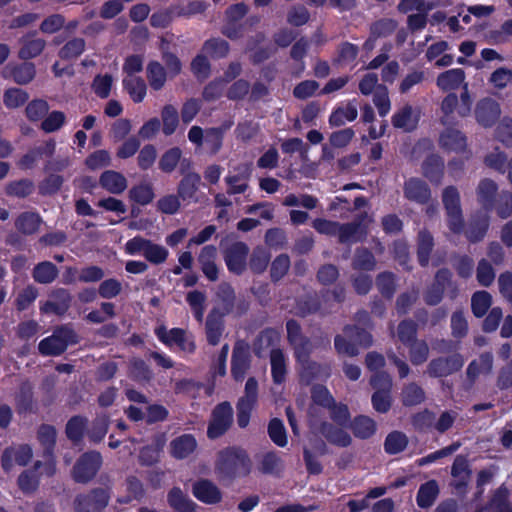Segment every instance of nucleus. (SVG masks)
I'll use <instances>...</instances> for the list:
<instances>
[{
  "label": "nucleus",
  "mask_w": 512,
  "mask_h": 512,
  "mask_svg": "<svg viewBox=\"0 0 512 512\" xmlns=\"http://www.w3.org/2000/svg\"><path fill=\"white\" fill-rule=\"evenodd\" d=\"M252 461L247 451L239 446H229L217 453L215 473L221 480L233 481L250 474Z\"/></svg>",
  "instance_id": "obj_1"
},
{
  "label": "nucleus",
  "mask_w": 512,
  "mask_h": 512,
  "mask_svg": "<svg viewBox=\"0 0 512 512\" xmlns=\"http://www.w3.org/2000/svg\"><path fill=\"white\" fill-rule=\"evenodd\" d=\"M472 97L469 93L468 84L462 85L460 97L455 93L446 95L440 105V122L444 126H452L456 123L454 113L459 117L465 118L471 113Z\"/></svg>",
  "instance_id": "obj_2"
},
{
  "label": "nucleus",
  "mask_w": 512,
  "mask_h": 512,
  "mask_svg": "<svg viewBox=\"0 0 512 512\" xmlns=\"http://www.w3.org/2000/svg\"><path fill=\"white\" fill-rule=\"evenodd\" d=\"M79 342V336L70 324L57 326L51 336L44 338L38 344V350L43 356H59L69 345Z\"/></svg>",
  "instance_id": "obj_3"
},
{
  "label": "nucleus",
  "mask_w": 512,
  "mask_h": 512,
  "mask_svg": "<svg viewBox=\"0 0 512 512\" xmlns=\"http://www.w3.org/2000/svg\"><path fill=\"white\" fill-rule=\"evenodd\" d=\"M103 464L100 452L92 450L83 453L71 470V477L76 483L87 484L92 481Z\"/></svg>",
  "instance_id": "obj_4"
},
{
  "label": "nucleus",
  "mask_w": 512,
  "mask_h": 512,
  "mask_svg": "<svg viewBox=\"0 0 512 512\" xmlns=\"http://www.w3.org/2000/svg\"><path fill=\"white\" fill-rule=\"evenodd\" d=\"M110 501V488H93L87 493L75 496L73 508L75 512H103Z\"/></svg>",
  "instance_id": "obj_5"
},
{
  "label": "nucleus",
  "mask_w": 512,
  "mask_h": 512,
  "mask_svg": "<svg viewBox=\"0 0 512 512\" xmlns=\"http://www.w3.org/2000/svg\"><path fill=\"white\" fill-rule=\"evenodd\" d=\"M464 363V357L460 353L439 356L429 361L425 374L430 378H445L459 372Z\"/></svg>",
  "instance_id": "obj_6"
},
{
  "label": "nucleus",
  "mask_w": 512,
  "mask_h": 512,
  "mask_svg": "<svg viewBox=\"0 0 512 512\" xmlns=\"http://www.w3.org/2000/svg\"><path fill=\"white\" fill-rule=\"evenodd\" d=\"M233 423V408L227 401L214 407L207 428L209 439H217L224 435Z\"/></svg>",
  "instance_id": "obj_7"
},
{
  "label": "nucleus",
  "mask_w": 512,
  "mask_h": 512,
  "mask_svg": "<svg viewBox=\"0 0 512 512\" xmlns=\"http://www.w3.org/2000/svg\"><path fill=\"white\" fill-rule=\"evenodd\" d=\"M442 202L448 216V226L454 233H461L464 227L460 195L456 187L448 186L442 194Z\"/></svg>",
  "instance_id": "obj_8"
},
{
  "label": "nucleus",
  "mask_w": 512,
  "mask_h": 512,
  "mask_svg": "<svg viewBox=\"0 0 512 512\" xmlns=\"http://www.w3.org/2000/svg\"><path fill=\"white\" fill-rule=\"evenodd\" d=\"M258 400V382L254 377L248 378L244 395L239 398L237 409V424L240 428H246L250 421L251 412Z\"/></svg>",
  "instance_id": "obj_9"
},
{
  "label": "nucleus",
  "mask_w": 512,
  "mask_h": 512,
  "mask_svg": "<svg viewBox=\"0 0 512 512\" xmlns=\"http://www.w3.org/2000/svg\"><path fill=\"white\" fill-rule=\"evenodd\" d=\"M73 296L65 288H55L49 293V299L40 306L44 314L65 315L71 307Z\"/></svg>",
  "instance_id": "obj_10"
},
{
  "label": "nucleus",
  "mask_w": 512,
  "mask_h": 512,
  "mask_svg": "<svg viewBox=\"0 0 512 512\" xmlns=\"http://www.w3.org/2000/svg\"><path fill=\"white\" fill-rule=\"evenodd\" d=\"M452 481L450 486L453 487L458 494H465L468 484L472 476L469 461L466 456L457 455L451 466Z\"/></svg>",
  "instance_id": "obj_11"
},
{
  "label": "nucleus",
  "mask_w": 512,
  "mask_h": 512,
  "mask_svg": "<svg viewBox=\"0 0 512 512\" xmlns=\"http://www.w3.org/2000/svg\"><path fill=\"white\" fill-rule=\"evenodd\" d=\"M231 373L236 381L244 379L250 368L249 345L244 341H237L232 352Z\"/></svg>",
  "instance_id": "obj_12"
},
{
  "label": "nucleus",
  "mask_w": 512,
  "mask_h": 512,
  "mask_svg": "<svg viewBox=\"0 0 512 512\" xmlns=\"http://www.w3.org/2000/svg\"><path fill=\"white\" fill-rule=\"evenodd\" d=\"M248 246L243 242H235L224 252V260L229 271L240 275L246 268Z\"/></svg>",
  "instance_id": "obj_13"
},
{
  "label": "nucleus",
  "mask_w": 512,
  "mask_h": 512,
  "mask_svg": "<svg viewBox=\"0 0 512 512\" xmlns=\"http://www.w3.org/2000/svg\"><path fill=\"white\" fill-rule=\"evenodd\" d=\"M32 449L28 445L7 447L1 456V467L5 472H10L14 463L19 466H26L32 459Z\"/></svg>",
  "instance_id": "obj_14"
},
{
  "label": "nucleus",
  "mask_w": 512,
  "mask_h": 512,
  "mask_svg": "<svg viewBox=\"0 0 512 512\" xmlns=\"http://www.w3.org/2000/svg\"><path fill=\"white\" fill-rule=\"evenodd\" d=\"M501 109L498 102L492 98L479 100L475 108L477 122L483 127H491L499 119Z\"/></svg>",
  "instance_id": "obj_15"
},
{
  "label": "nucleus",
  "mask_w": 512,
  "mask_h": 512,
  "mask_svg": "<svg viewBox=\"0 0 512 512\" xmlns=\"http://www.w3.org/2000/svg\"><path fill=\"white\" fill-rule=\"evenodd\" d=\"M192 494L200 502L214 505L222 500V492L211 480L200 479L193 483Z\"/></svg>",
  "instance_id": "obj_16"
},
{
  "label": "nucleus",
  "mask_w": 512,
  "mask_h": 512,
  "mask_svg": "<svg viewBox=\"0 0 512 512\" xmlns=\"http://www.w3.org/2000/svg\"><path fill=\"white\" fill-rule=\"evenodd\" d=\"M236 174L228 175L225 182L228 185L227 193L229 195L244 193L249 185L248 181L252 174L251 164L242 163L234 168Z\"/></svg>",
  "instance_id": "obj_17"
},
{
  "label": "nucleus",
  "mask_w": 512,
  "mask_h": 512,
  "mask_svg": "<svg viewBox=\"0 0 512 512\" xmlns=\"http://www.w3.org/2000/svg\"><path fill=\"white\" fill-rule=\"evenodd\" d=\"M36 32H30L19 39L20 49L18 58L24 61L36 58L44 51L46 41L43 38L35 37Z\"/></svg>",
  "instance_id": "obj_18"
},
{
  "label": "nucleus",
  "mask_w": 512,
  "mask_h": 512,
  "mask_svg": "<svg viewBox=\"0 0 512 512\" xmlns=\"http://www.w3.org/2000/svg\"><path fill=\"white\" fill-rule=\"evenodd\" d=\"M225 329L224 316L218 308H213L207 315L205 322V335L207 342L216 346L220 343Z\"/></svg>",
  "instance_id": "obj_19"
},
{
  "label": "nucleus",
  "mask_w": 512,
  "mask_h": 512,
  "mask_svg": "<svg viewBox=\"0 0 512 512\" xmlns=\"http://www.w3.org/2000/svg\"><path fill=\"white\" fill-rule=\"evenodd\" d=\"M484 509L486 512H512L510 490L505 484L491 491Z\"/></svg>",
  "instance_id": "obj_20"
},
{
  "label": "nucleus",
  "mask_w": 512,
  "mask_h": 512,
  "mask_svg": "<svg viewBox=\"0 0 512 512\" xmlns=\"http://www.w3.org/2000/svg\"><path fill=\"white\" fill-rule=\"evenodd\" d=\"M405 198L418 204H426L431 198V190L426 182L419 178H410L403 186Z\"/></svg>",
  "instance_id": "obj_21"
},
{
  "label": "nucleus",
  "mask_w": 512,
  "mask_h": 512,
  "mask_svg": "<svg viewBox=\"0 0 512 512\" xmlns=\"http://www.w3.org/2000/svg\"><path fill=\"white\" fill-rule=\"evenodd\" d=\"M439 146L447 152H463L467 147L466 136L458 129L447 126L439 136Z\"/></svg>",
  "instance_id": "obj_22"
},
{
  "label": "nucleus",
  "mask_w": 512,
  "mask_h": 512,
  "mask_svg": "<svg viewBox=\"0 0 512 512\" xmlns=\"http://www.w3.org/2000/svg\"><path fill=\"white\" fill-rule=\"evenodd\" d=\"M202 185L201 176H189L186 178H181L179 183L177 184V194L180 199L186 203H199L200 199L198 196V191L200 186Z\"/></svg>",
  "instance_id": "obj_23"
},
{
  "label": "nucleus",
  "mask_w": 512,
  "mask_h": 512,
  "mask_svg": "<svg viewBox=\"0 0 512 512\" xmlns=\"http://www.w3.org/2000/svg\"><path fill=\"white\" fill-rule=\"evenodd\" d=\"M33 389L34 387L30 381L21 382L15 395V407L18 414L34 413L36 411Z\"/></svg>",
  "instance_id": "obj_24"
},
{
  "label": "nucleus",
  "mask_w": 512,
  "mask_h": 512,
  "mask_svg": "<svg viewBox=\"0 0 512 512\" xmlns=\"http://www.w3.org/2000/svg\"><path fill=\"white\" fill-rule=\"evenodd\" d=\"M36 76V67L32 62L24 61L23 63L7 66L4 71V77H10L18 85L29 84Z\"/></svg>",
  "instance_id": "obj_25"
},
{
  "label": "nucleus",
  "mask_w": 512,
  "mask_h": 512,
  "mask_svg": "<svg viewBox=\"0 0 512 512\" xmlns=\"http://www.w3.org/2000/svg\"><path fill=\"white\" fill-rule=\"evenodd\" d=\"M299 365L300 382L305 385L311 384L314 380L320 379L322 376L327 377L329 375L327 367L311 358L299 362Z\"/></svg>",
  "instance_id": "obj_26"
},
{
  "label": "nucleus",
  "mask_w": 512,
  "mask_h": 512,
  "mask_svg": "<svg viewBox=\"0 0 512 512\" xmlns=\"http://www.w3.org/2000/svg\"><path fill=\"white\" fill-rule=\"evenodd\" d=\"M216 256L217 248L214 245L204 246L198 256L201 270L210 281H216L218 279V268L215 264Z\"/></svg>",
  "instance_id": "obj_27"
},
{
  "label": "nucleus",
  "mask_w": 512,
  "mask_h": 512,
  "mask_svg": "<svg viewBox=\"0 0 512 512\" xmlns=\"http://www.w3.org/2000/svg\"><path fill=\"white\" fill-rule=\"evenodd\" d=\"M126 495L118 497L116 502L120 505L130 504L132 501L140 502L146 495L142 481L134 475L125 478Z\"/></svg>",
  "instance_id": "obj_28"
},
{
  "label": "nucleus",
  "mask_w": 512,
  "mask_h": 512,
  "mask_svg": "<svg viewBox=\"0 0 512 512\" xmlns=\"http://www.w3.org/2000/svg\"><path fill=\"white\" fill-rule=\"evenodd\" d=\"M319 432L328 442L339 447H348L352 442L346 431L327 421L320 424Z\"/></svg>",
  "instance_id": "obj_29"
},
{
  "label": "nucleus",
  "mask_w": 512,
  "mask_h": 512,
  "mask_svg": "<svg viewBox=\"0 0 512 512\" xmlns=\"http://www.w3.org/2000/svg\"><path fill=\"white\" fill-rule=\"evenodd\" d=\"M197 448V441L191 434H183L170 442V453L176 459L189 457Z\"/></svg>",
  "instance_id": "obj_30"
},
{
  "label": "nucleus",
  "mask_w": 512,
  "mask_h": 512,
  "mask_svg": "<svg viewBox=\"0 0 512 512\" xmlns=\"http://www.w3.org/2000/svg\"><path fill=\"white\" fill-rule=\"evenodd\" d=\"M497 191L498 186L493 180L484 178L479 182L476 188L477 200L485 210L493 209L494 200L498 195Z\"/></svg>",
  "instance_id": "obj_31"
},
{
  "label": "nucleus",
  "mask_w": 512,
  "mask_h": 512,
  "mask_svg": "<svg viewBox=\"0 0 512 512\" xmlns=\"http://www.w3.org/2000/svg\"><path fill=\"white\" fill-rule=\"evenodd\" d=\"M489 227V216L486 213H479L473 216L465 231L467 239L476 243L485 237Z\"/></svg>",
  "instance_id": "obj_32"
},
{
  "label": "nucleus",
  "mask_w": 512,
  "mask_h": 512,
  "mask_svg": "<svg viewBox=\"0 0 512 512\" xmlns=\"http://www.w3.org/2000/svg\"><path fill=\"white\" fill-rule=\"evenodd\" d=\"M434 246V237L431 232L426 228L421 229L417 235V258L422 267L428 266Z\"/></svg>",
  "instance_id": "obj_33"
},
{
  "label": "nucleus",
  "mask_w": 512,
  "mask_h": 512,
  "mask_svg": "<svg viewBox=\"0 0 512 512\" xmlns=\"http://www.w3.org/2000/svg\"><path fill=\"white\" fill-rule=\"evenodd\" d=\"M100 185L112 194H121L127 188V179L114 170L104 171L99 178Z\"/></svg>",
  "instance_id": "obj_34"
},
{
  "label": "nucleus",
  "mask_w": 512,
  "mask_h": 512,
  "mask_svg": "<svg viewBox=\"0 0 512 512\" xmlns=\"http://www.w3.org/2000/svg\"><path fill=\"white\" fill-rule=\"evenodd\" d=\"M42 218L36 212L26 211L18 215L15 220L16 229L24 235H33L39 231Z\"/></svg>",
  "instance_id": "obj_35"
},
{
  "label": "nucleus",
  "mask_w": 512,
  "mask_h": 512,
  "mask_svg": "<svg viewBox=\"0 0 512 512\" xmlns=\"http://www.w3.org/2000/svg\"><path fill=\"white\" fill-rule=\"evenodd\" d=\"M465 81V72L464 70L450 69L443 73H440L437 76L436 84L438 88L443 91L455 90L459 88L462 84L464 85Z\"/></svg>",
  "instance_id": "obj_36"
},
{
  "label": "nucleus",
  "mask_w": 512,
  "mask_h": 512,
  "mask_svg": "<svg viewBox=\"0 0 512 512\" xmlns=\"http://www.w3.org/2000/svg\"><path fill=\"white\" fill-rule=\"evenodd\" d=\"M167 502L177 512L196 511V504L179 487H173L168 492Z\"/></svg>",
  "instance_id": "obj_37"
},
{
  "label": "nucleus",
  "mask_w": 512,
  "mask_h": 512,
  "mask_svg": "<svg viewBox=\"0 0 512 512\" xmlns=\"http://www.w3.org/2000/svg\"><path fill=\"white\" fill-rule=\"evenodd\" d=\"M59 275L57 266L50 261L37 263L32 270V278L39 284H51Z\"/></svg>",
  "instance_id": "obj_38"
},
{
  "label": "nucleus",
  "mask_w": 512,
  "mask_h": 512,
  "mask_svg": "<svg viewBox=\"0 0 512 512\" xmlns=\"http://www.w3.org/2000/svg\"><path fill=\"white\" fill-rule=\"evenodd\" d=\"M367 235V231H361L359 224L348 222L338 224V242L341 244H352L362 241Z\"/></svg>",
  "instance_id": "obj_39"
},
{
  "label": "nucleus",
  "mask_w": 512,
  "mask_h": 512,
  "mask_svg": "<svg viewBox=\"0 0 512 512\" xmlns=\"http://www.w3.org/2000/svg\"><path fill=\"white\" fill-rule=\"evenodd\" d=\"M423 175L431 182L440 183L444 173V161L436 154L429 155L422 164Z\"/></svg>",
  "instance_id": "obj_40"
},
{
  "label": "nucleus",
  "mask_w": 512,
  "mask_h": 512,
  "mask_svg": "<svg viewBox=\"0 0 512 512\" xmlns=\"http://www.w3.org/2000/svg\"><path fill=\"white\" fill-rule=\"evenodd\" d=\"M439 495V486L436 480L425 482L419 487L416 502L420 508L431 507Z\"/></svg>",
  "instance_id": "obj_41"
},
{
  "label": "nucleus",
  "mask_w": 512,
  "mask_h": 512,
  "mask_svg": "<svg viewBox=\"0 0 512 512\" xmlns=\"http://www.w3.org/2000/svg\"><path fill=\"white\" fill-rule=\"evenodd\" d=\"M271 373L275 384H282L286 379V358L281 349H272L270 352Z\"/></svg>",
  "instance_id": "obj_42"
},
{
  "label": "nucleus",
  "mask_w": 512,
  "mask_h": 512,
  "mask_svg": "<svg viewBox=\"0 0 512 512\" xmlns=\"http://www.w3.org/2000/svg\"><path fill=\"white\" fill-rule=\"evenodd\" d=\"M146 74L149 85L152 89L161 90L167 80V71L158 61H150L146 67Z\"/></svg>",
  "instance_id": "obj_43"
},
{
  "label": "nucleus",
  "mask_w": 512,
  "mask_h": 512,
  "mask_svg": "<svg viewBox=\"0 0 512 512\" xmlns=\"http://www.w3.org/2000/svg\"><path fill=\"white\" fill-rule=\"evenodd\" d=\"M357 115V106L354 101H350L345 107H338L331 113L329 124L332 127H340L343 126L346 121L355 120Z\"/></svg>",
  "instance_id": "obj_44"
},
{
  "label": "nucleus",
  "mask_w": 512,
  "mask_h": 512,
  "mask_svg": "<svg viewBox=\"0 0 512 512\" xmlns=\"http://www.w3.org/2000/svg\"><path fill=\"white\" fill-rule=\"evenodd\" d=\"M350 428L355 437L360 439H368L376 432V423L368 416L360 415L354 418L350 424Z\"/></svg>",
  "instance_id": "obj_45"
},
{
  "label": "nucleus",
  "mask_w": 512,
  "mask_h": 512,
  "mask_svg": "<svg viewBox=\"0 0 512 512\" xmlns=\"http://www.w3.org/2000/svg\"><path fill=\"white\" fill-rule=\"evenodd\" d=\"M216 297L219 305L217 308L220 310V313L223 316L229 314L235 305L234 289L228 283H221L217 288Z\"/></svg>",
  "instance_id": "obj_46"
},
{
  "label": "nucleus",
  "mask_w": 512,
  "mask_h": 512,
  "mask_svg": "<svg viewBox=\"0 0 512 512\" xmlns=\"http://www.w3.org/2000/svg\"><path fill=\"white\" fill-rule=\"evenodd\" d=\"M376 263L375 256L369 249L365 247L355 249L351 263L354 270L372 271L375 269Z\"/></svg>",
  "instance_id": "obj_47"
},
{
  "label": "nucleus",
  "mask_w": 512,
  "mask_h": 512,
  "mask_svg": "<svg viewBox=\"0 0 512 512\" xmlns=\"http://www.w3.org/2000/svg\"><path fill=\"white\" fill-rule=\"evenodd\" d=\"M284 469L282 459L275 452L264 453L259 460L258 470L263 474L279 475Z\"/></svg>",
  "instance_id": "obj_48"
},
{
  "label": "nucleus",
  "mask_w": 512,
  "mask_h": 512,
  "mask_svg": "<svg viewBox=\"0 0 512 512\" xmlns=\"http://www.w3.org/2000/svg\"><path fill=\"white\" fill-rule=\"evenodd\" d=\"M425 391L415 382L405 385L401 392V401L404 406H416L424 402Z\"/></svg>",
  "instance_id": "obj_49"
},
{
  "label": "nucleus",
  "mask_w": 512,
  "mask_h": 512,
  "mask_svg": "<svg viewBox=\"0 0 512 512\" xmlns=\"http://www.w3.org/2000/svg\"><path fill=\"white\" fill-rule=\"evenodd\" d=\"M408 443L409 440L405 433L397 430L392 431L385 438L384 450L390 455H395L404 451Z\"/></svg>",
  "instance_id": "obj_50"
},
{
  "label": "nucleus",
  "mask_w": 512,
  "mask_h": 512,
  "mask_svg": "<svg viewBox=\"0 0 512 512\" xmlns=\"http://www.w3.org/2000/svg\"><path fill=\"white\" fill-rule=\"evenodd\" d=\"M229 43L221 38H211L204 42L202 51L213 59L225 58L229 53Z\"/></svg>",
  "instance_id": "obj_51"
},
{
  "label": "nucleus",
  "mask_w": 512,
  "mask_h": 512,
  "mask_svg": "<svg viewBox=\"0 0 512 512\" xmlns=\"http://www.w3.org/2000/svg\"><path fill=\"white\" fill-rule=\"evenodd\" d=\"M86 48V41L81 37H74L67 41L58 51L62 60H73L78 58Z\"/></svg>",
  "instance_id": "obj_52"
},
{
  "label": "nucleus",
  "mask_w": 512,
  "mask_h": 512,
  "mask_svg": "<svg viewBox=\"0 0 512 512\" xmlns=\"http://www.w3.org/2000/svg\"><path fill=\"white\" fill-rule=\"evenodd\" d=\"M110 424V419L106 414L98 415L87 430V436L93 443H99L106 435Z\"/></svg>",
  "instance_id": "obj_53"
},
{
  "label": "nucleus",
  "mask_w": 512,
  "mask_h": 512,
  "mask_svg": "<svg viewBox=\"0 0 512 512\" xmlns=\"http://www.w3.org/2000/svg\"><path fill=\"white\" fill-rule=\"evenodd\" d=\"M413 109L406 105L396 112L392 117V124L395 128L410 132L416 128L417 120L413 118Z\"/></svg>",
  "instance_id": "obj_54"
},
{
  "label": "nucleus",
  "mask_w": 512,
  "mask_h": 512,
  "mask_svg": "<svg viewBox=\"0 0 512 512\" xmlns=\"http://www.w3.org/2000/svg\"><path fill=\"white\" fill-rule=\"evenodd\" d=\"M35 185L30 179H20L7 183L5 193L8 196L25 198L33 193Z\"/></svg>",
  "instance_id": "obj_55"
},
{
  "label": "nucleus",
  "mask_w": 512,
  "mask_h": 512,
  "mask_svg": "<svg viewBox=\"0 0 512 512\" xmlns=\"http://www.w3.org/2000/svg\"><path fill=\"white\" fill-rule=\"evenodd\" d=\"M343 333L354 343L356 346L368 348L373 344L372 335L363 328H359L356 325H346L343 328Z\"/></svg>",
  "instance_id": "obj_56"
},
{
  "label": "nucleus",
  "mask_w": 512,
  "mask_h": 512,
  "mask_svg": "<svg viewBox=\"0 0 512 512\" xmlns=\"http://www.w3.org/2000/svg\"><path fill=\"white\" fill-rule=\"evenodd\" d=\"M129 377L137 382H149L153 373L142 359L133 358L129 361Z\"/></svg>",
  "instance_id": "obj_57"
},
{
  "label": "nucleus",
  "mask_w": 512,
  "mask_h": 512,
  "mask_svg": "<svg viewBox=\"0 0 512 512\" xmlns=\"http://www.w3.org/2000/svg\"><path fill=\"white\" fill-rule=\"evenodd\" d=\"M407 346L409 347V359L413 365L419 366L428 360L430 349L425 340L418 339Z\"/></svg>",
  "instance_id": "obj_58"
},
{
  "label": "nucleus",
  "mask_w": 512,
  "mask_h": 512,
  "mask_svg": "<svg viewBox=\"0 0 512 512\" xmlns=\"http://www.w3.org/2000/svg\"><path fill=\"white\" fill-rule=\"evenodd\" d=\"M161 120L163 123V133L166 136L173 134L179 124V114L177 109L173 105H165L161 111Z\"/></svg>",
  "instance_id": "obj_59"
},
{
  "label": "nucleus",
  "mask_w": 512,
  "mask_h": 512,
  "mask_svg": "<svg viewBox=\"0 0 512 512\" xmlns=\"http://www.w3.org/2000/svg\"><path fill=\"white\" fill-rule=\"evenodd\" d=\"M123 86L134 102H142L146 95V84L141 77H127L123 80Z\"/></svg>",
  "instance_id": "obj_60"
},
{
  "label": "nucleus",
  "mask_w": 512,
  "mask_h": 512,
  "mask_svg": "<svg viewBox=\"0 0 512 512\" xmlns=\"http://www.w3.org/2000/svg\"><path fill=\"white\" fill-rule=\"evenodd\" d=\"M376 287L382 296L392 298L396 291V276L389 271L381 272L376 277Z\"/></svg>",
  "instance_id": "obj_61"
},
{
  "label": "nucleus",
  "mask_w": 512,
  "mask_h": 512,
  "mask_svg": "<svg viewBox=\"0 0 512 512\" xmlns=\"http://www.w3.org/2000/svg\"><path fill=\"white\" fill-rule=\"evenodd\" d=\"M37 438L44 449V454L51 456L56 442V429L47 424H42L37 432Z\"/></svg>",
  "instance_id": "obj_62"
},
{
  "label": "nucleus",
  "mask_w": 512,
  "mask_h": 512,
  "mask_svg": "<svg viewBox=\"0 0 512 512\" xmlns=\"http://www.w3.org/2000/svg\"><path fill=\"white\" fill-rule=\"evenodd\" d=\"M492 303V297L487 291H477L471 298V309L475 317H483Z\"/></svg>",
  "instance_id": "obj_63"
},
{
  "label": "nucleus",
  "mask_w": 512,
  "mask_h": 512,
  "mask_svg": "<svg viewBox=\"0 0 512 512\" xmlns=\"http://www.w3.org/2000/svg\"><path fill=\"white\" fill-rule=\"evenodd\" d=\"M49 109L50 106L46 100L34 99L27 104L25 108V114L26 117L32 122H37L40 120L43 121L49 112Z\"/></svg>",
  "instance_id": "obj_64"
}]
</instances>
